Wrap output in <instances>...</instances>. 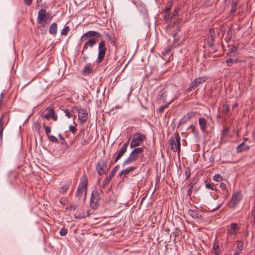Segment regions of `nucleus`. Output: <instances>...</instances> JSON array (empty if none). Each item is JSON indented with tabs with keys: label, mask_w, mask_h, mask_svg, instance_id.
<instances>
[{
	"label": "nucleus",
	"mask_w": 255,
	"mask_h": 255,
	"mask_svg": "<svg viewBox=\"0 0 255 255\" xmlns=\"http://www.w3.org/2000/svg\"><path fill=\"white\" fill-rule=\"evenodd\" d=\"M100 36V34L95 31H89L83 34L81 37L80 41L81 42L86 41V42L83 47L82 54L89 47L92 48L97 43V38Z\"/></svg>",
	"instance_id": "nucleus-1"
},
{
	"label": "nucleus",
	"mask_w": 255,
	"mask_h": 255,
	"mask_svg": "<svg viewBox=\"0 0 255 255\" xmlns=\"http://www.w3.org/2000/svg\"><path fill=\"white\" fill-rule=\"evenodd\" d=\"M81 180V183L78 187L75 196L78 198L79 200H81L82 198L85 200L88 186V180L85 175L82 177Z\"/></svg>",
	"instance_id": "nucleus-2"
},
{
	"label": "nucleus",
	"mask_w": 255,
	"mask_h": 255,
	"mask_svg": "<svg viewBox=\"0 0 255 255\" xmlns=\"http://www.w3.org/2000/svg\"><path fill=\"white\" fill-rule=\"evenodd\" d=\"M144 151V148L137 147L134 148L130 153L129 156L123 163V166L126 165L130 164L132 162L136 161L139 158V154Z\"/></svg>",
	"instance_id": "nucleus-3"
},
{
	"label": "nucleus",
	"mask_w": 255,
	"mask_h": 255,
	"mask_svg": "<svg viewBox=\"0 0 255 255\" xmlns=\"http://www.w3.org/2000/svg\"><path fill=\"white\" fill-rule=\"evenodd\" d=\"M131 140L130 147L131 148L140 145L146 139V136L141 132L134 133L129 138Z\"/></svg>",
	"instance_id": "nucleus-4"
},
{
	"label": "nucleus",
	"mask_w": 255,
	"mask_h": 255,
	"mask_svg": "<svg viewBox=\"0 0 255 255\" xmlns=\"http://www.w3.org/2000/svg\"><path fill=\"white\" fill-rule=\"evenodd\" d=\"M171 149L173 152L179 151L180 150V137L176 132L170 139Z\"/></svg>",
	"instance_id": "nucleus-5"
},
{
	"label": "nucleus",
	"mask_w": 255,
	"mask_h": 255,
	"mask_svg": "<svg viewBox=\"0 0 255 255\" xmlns=\"http://www.w3.org/2000/svg\"><path fill=\"white\" fill-rule=\"evenodd\" d=\"M107 48L105 41H101L99 44L98 55L96 61L98 63H101L105 58Z\"/></svg>",
	"instance_id": "nucleus-6"
},
{
	"label": "nucleus",
	"mask_w": 255,
	"mask_h": 255,
	"mask_svg": "<svg viewBox=\"0 0 255 255\" xmlns=\"http://www.w3.org/2000/svg\"><path fill=\"white\" fill-rule=\"evenodd\" d=\"M242 198V195L240 192L234 193L230 202L228 203V206L232 209H234L240 202Z\"/></svg>",
	"instance_id": "nucleus-7"
},
{
	"label": "nucleus",
	"mask_w": 255,
	"mask_h": 255,
	"mask_svg": "<svg viewBox=\"0 0 255 255\" xmlns=\"http://www.w3.org/2000/svg\"><path fill=\"white\" fill-rule=\"evenodd\" d=\"M208 79L207 76H202L199 77L197 78H196L194 81H193L189 88L187 89V91L190 92L194 89H195L197 87H198L200 84L205 82Z\"/></svg>",
	"instance_id": "nucleus-8"
},
{
	"label": "nucleus",
	"mask_w": 255,
	"mask_h": 255,
	"mask_svg": "<svg viewBox=\"0 0 255 255\" xmlns=\"http://www.w3.org/2000/svg\"><path fill=\"white\" fill-rule=\"evenodd\" d=\"M107 161L103 159H100L96 165V171L98 175H102L107 172L106 170Z\"/></svg>",
	"instance_id": "nucleus-9"
},
{
	"label": "nucleus",
	"mask_w": 255,
	"mask_h": 255,
	"mask_svg": "<svg viewBox=\"0 0 255 255\" xmlns=\"http://www.w3.org/2000/svg\"><path fill=\"white\" fill-rule=\"evenodd\" d=\"M100 199L99 194L97 191H93L90 199V206L93 209H97L99 206V200Z\"/></svg>",
	"instance_id": "nucleus-10"
},
{
	"label": "nucleus",
	"mask_w": 255,
	"mask_h": 255,
	"mask_svg": "<svg viewBox=\"0 0 255 255\" xmlns=\"http://www.w3.org/2000/svg\"><path fill=\"white\" fill-rule=\"evenodd\" d=\"M129 141L130 138H128V141L126 143H125L121 147L118 153L117 156L114 159V163L117 162L119 160H120L121 158V157L124 155V154L126 152Z\"/></svg>",
	"instance_id": "nucleus-11"
},
{
	"label": "nucleus",
	"mask_w": 255,
	"mask_h": 255,
	"mask_svg": "<svg viewBox=\"0 0 255 255\" xmlns=\"http://www.w3.org/2000/svg\"><path fill=\"white\" fill-rule=\"evenodd\" d=\"M78 114L79 124L80 125L85 124L86 122L88 117L87 111L85 109H79L78 110Z\"/></svg>",
	"instance_id": "nucleus-12"
},
{
	"label": "nucleus",
	"mask_w": 255,
	"mask_h": 255,
	"mask_svg": "<svg viewBox=\"0 0 255 255\" xmlns=\"http://www.w3.org/2000/svg\"><path fill=\"white\" fill-rule=\"evenodd\" d=\"M49 13L46 12L45 9H41L38 12L37 18V23L41 24L43 21H45L48 17Z\"/></svg>",
	"instance_id": "nucleus-13"
},
{
	"label": "nucleus",
	"mask_w": 255,
	"mask_h": 255,
	"mask_svg": "<svg viewBox=\"0 0 255 255\" xmlns=\"http://www.w3.org/2000/svg\"><path fill=\"white\" fill-rule=\"evenodd\" d=\"M216 33L214 29L211 28L209 30L207 37V43L210 46H213L215 43Z\"/></svg>",
	"instance_id": "nucleus-14"
},
{
	"label": "nucleus",
	"mask_w": 255,
	"mask_h": 255,
	"mask_svg": "<svg viewBox=\"0 0 255 255\" xmlns=\"http://www.w3.org/2000/svg\"><path fill=\"white\" fill-rule=\"evenodd\" d=\"M173 6V3L172 1L168 2L165 8V16L164 17L165 19H170V11Z\"/></svg>",
	"instance_id": "nucleus-15"
},
{
	"label": "nucleus",
	"mask_w": 255,
	"mask_h": 255,
	"mask_svg": "<svg viewBox=\"0 0 255 255\" xmlns=\"http://www.w3.org/2000/svg\"><path fill=\"white\" fill-rule=\"evenodd\" d=\"M199 124L201 131L205 133L206 132V128L208 125L207 120L203 117L200 118L199 119Z\"/></svg>",
	"instance_id": "nucleus-16"
},
{
	"label": "nucleus",
	"mask_w": 255,
	"mask_h": 255,
	"mask_svg": "<svg viewBox=\"0 0 255 255\" xmlns=\"http://www.w3.org/2000/svg\"><path fill=\"white\" fill-rule=\"evenodd\" d=\"M195 115V112H189L185 115L183 118L181 120L180 123L184 124L189 121Z\"/></svg>",
	"instance_id": "nucleus-17"
},
{
	"label": "nucleus",
	"mask_w": 255,
	"mask_h": 255,
	"mask_svg": "<svg viewBox=\"0 0 255 255\" xmlns=\"http://www.w3.org/2000/svg\"><path fill=\"white\" fill-rule=\"evenodd\" d=\"M135 169L136 167L133 166L127 167V168L121 171V172L119 173V176L120 177L124 176L125 177H126L129 173L134 170Z\"/></svg>",
	"instance_id": "nucleus-18"
},
{
	"label": "nucleus",
	"mask_w": 255,
	"mask_h": 255,
	"mask_svg": "<svg viewBox=\"0 0 255 255\" xmlns=\"http://www.w3.org/2000/svg\"><path fill=\"white\" fill-rule=\"evenodd\" d=\"M250 149V146L246 145L244 143H241L236 147V151L238 153L242 152L243 151H248Z\"/></svg>",
	"instance_id": "nucleus-19"
},
{
	"label": "nucleus",
	"mask_w": 255,
	"mask_h": 255,
	"mask_svg": "<svg viewBox=\"0 0 255 255\" xmlns=\"http://www.w3.org/2000/svg\"><path fill=\"white\" fill-rule=\"evenodd\" d=\"M226 2L231 3V9L230 11L231 14H234L237 10V5L239 2V0H226Z\"/></svg>",
	"instance_id": "nucleus-20"
},
{
	"label": "nucleus",
	"mask_w": 255,
	"mask_h": 255,
	"mask_svg": "<svg viewBox=\"0 0 255 255\" xmlns=\"http://www.w3.org/2000/svg\"><path fill=\"white\" fill-rule=\"evenodd\" d=\"M231 229L229 231V234L232 236H235L236 235L237 231H238L240 228L236 223H232L230 225Z\"/></svg>",
	"instance_id": "nucleus-21"
},
{
	"label": "nucleus",
	"mask_w": 255,
	"mask_h": 255,
	"mask_svg": "<svg viewBox=\"0 0 255 255\" xmlns=\"http://www.w3.org/2000/svg\"><path fill=\"white\" fill-rule=\"evenodd\" d=\"M167 91L166 88H162L159 92L158 95L159 99L162 100L163 102H165L167 98Z\"/></svg>",
	"instance_id": "nucleus-22"
},
{
	"label": "nucleus",
	"mask_w": 255,
	"mask_h": 255,
	"mask_svg": "<svg viewBox=\"0 0 255 255\" xmlns=\"http://www.w3.org/2000/svg\"><path fill=\"white\" fill-rule=\"evenodd\" d=\"M188 214L194 219H198L199 217V212L196 210L189 209L188 211Z\"/></svg>",
	"instance_id": "nucleus-23"
},
{
	"label": "nucleus",
	"mask_w": 255,
	"mask_h": 255,
	"mask_svg": "<svg viewBox=\"0 0 255 255\" xmlns=\"http://www.w3.org/2000/svg\"><path fill=\"white\" fill-rule=\"evenodd\" d=\"M54 115V110L52 108L49 109L46 113H43L42 117L47 120H49Z\"/></svg>",
	"instance_id": "nucleus-24"
},
{
	"label": "nucleus",
	"mask_w": 255,
	"mask_h": 255,
	"mask_svg": "<svg viewBox=\"0 0 255 255\" xmlns=\"http://www.w3.org/2000/svg\"><path fill=\"white\" fill-rule=\"evenodd\" d=\"M92 71V66L90 64H86L83 69L82 71V74L83 75H87L90 73H91Z\"/></svg>",
	"instance_id": "nucleus-25"
},
{
	"label": "nucleus",
	"mask_w": 255,
	"mask_h": 255,
	"mask_svg": "<svg viewBox=\"0 0 255 255\" xmlns=\"http://www.w3.org/2000/svg\"><path fill=\"white\" fill-rule=\"evenodd\" d=\"M57 25L55 22L51 24L49 27V33L52 35H55L57 33Z\"/></svg>",
	"instance_id": "nucleus-26"
},
{
	"label": "nucleus",
	"mask_w": 255,
	"mask_h": 255,
	"mask_svg": "<svg viewBox=\"0 0 255 255\" xmlns=\"http://www.w3.org/2000/svg\"><path fill=\"white\" fill-rule=\"evenodd\" d=\"M188 128L189 129L191 130V132L194 134V137H195V138H196L197 139L199 140V138H200V136H199V132L196 129L195 127L193 125H190L189 127Z\"/></svg>",
	"instance_id": "nucleus-27"
},
{
	"label": "nucleus",
	"mask_w": 255,
	"mask_h": 255,
	"mask_svg": "<svg viewBox=\"0 0 255 255\" xmlns=\"http://www.w3.org/2000/svg\"><path fill=\"white\" fill-rule=\"evenodd\" d=\"M212 251L214 255H220V250L219 249V246L218 244L214 243L212 248Z\"/></svg>",
	"instance_id": "nucleus-28"
},
{
	"label": "nucleus",
	"mask_w": 255,
	"mask_h": 255,
	"mask_svg": "<svg viewBox=\"0 0 255 255\" xmlns=\"http://www.w3.org/2000/svg\"><path fill=\"white\" fill-rule=\"evenodd\" d=\"M69 188V184H64L63 185H62L61 187V188L59 190V192L62 194H65L68 191Z\"/></svg>",
	"instance_id": "nucleus-29"
},
{
	"label": "nucleus",
	"mask_w": 255,
	"mask_h": 255,
	"mask_svg": "<svg viewBox=\"0 0 255 255\" xmlns=\"http://www.w3.org/2000/svg\"><path fill=\"white\" fill-rule=\"evenodd\" d=\"M220 187L224 192V194H226L225 197H226V198H227L228 192L227 190L226 184L224 183H221L220 185Z\"/></svg>",
	"instance_id": "nucleus-30"
},
{
	"label": "nucleus",
	"mask_w": 255,
	"mask_h": 255,
	"mask_svg": "<svg viewBox=\"0 0 255 255\" xmlns=\"http://www.w3.org/2000/svg\"><path fill=\"white\" fill-rule=\"evenodd\" d=\"M120 168V166L119 165H116L114 168V169L112 170L110 175V176L109 177L110 178H112L114 176H115V174L116 173V172L118 170V169H119Z\"/></svg>",
	"instance_id": "nucleus-31"
},
{
	"label": "nucleus",
	"mask_w": 255,
	"mask_h": 255,
	"mask_svg": "<svg viewBox=\"0 0 255 255\" xmlns=\"http://www.w3.org/2000/svg\"><path fill=\"white\" fill-rule=\"evenodd\" d=\"M229 128L225 127L224 128L223 130L222 131V136L224 137H228L229 136Z\"/></svg>",
	"instance_id": "nucleus-32"
},
{
	"label": "nucleus",
	"mask_w": 255,
	"mask_h": 255,
	"mask_svg": "<svg viewBox=\"0 0 255 255\" xmlns=\"http://www.w3.org/2000/svg\"><path fill=\"white\" fill-rule=\"evenodd\" d=\"M82 138L81 140L80 143L81 144V145L82 146L86 145L89 143V142L85 138V134H84V132L82 134Z\"/></svg>",
	"instance_id": "nucleus-33"
},
{
	"label": "nucleus",
	"mask_w": 255,
	"mask_h": 255,
	"mask_svg": "<svg viewBox=\"0 0 255 255\" xmlns=\"http://www.w3.org/2000/svg\"><path fill=\"white\" fill-rule=\"evenodd\" d=\"M70 28L68 26H65L64 28L61 30V34L62 35H66L69 31Z\"/></svg>",
	"instance_id": "nucleus-34"
},
{
	"label": "nucleus",
	"mask_w": 255,
	"mask_h": 255,
	"mask_svg": "<svg viewBox=\"0 0 255 255\" xmlns=\"http://www.w3.org/2000/svg\"><path fill=\"white\" fill-rule=\"evenodd\" d=\"M251 223L253 224H255V211H251V214L250 215Z\"/></svg>",
	"instance_id": "nucleus-35"
},
{
	"label": "nucleus",
	"mask_w": 255,
	"mask_h": 255,
	"mask_svg": "<svg viewBox=\"0 0 255 255\" xmlns=\"http://www.w3.org/2000/svg\"><path fill=\"white\" fill-rule=\"evenodd\" d=\"M112 179L110 177L106 178L103 181V187L105 188L109 184L110 181Z\"/></svg>",
	"instance_id": "nucleus-36"
},
{
	"label": "nucleus",
	"mask_w": 255,
	"mask_h": 255,
	"mask_svg": "<svg viewBox=\"0 0 255 255\" xmlns=\"http://www.w3.org/2000/svg\"><path fill=\"white\" fill-rule=\"evenodd\" d=\"M222 179H223L222 176L221 175L218 174H216L213 177V180L216 181H217V182L221 181L222 180Z\"/></svg>",
	"instance_id": "nucleus-37"
},
{
	"label": "nucleus",
	"mask_w": 255,
	"mask_h": 255,
	"mask_svg": "<svg viewBox=\"0 0 255 255\" xmlns=\"http://www.w3.org/2000/svg\"><path fill=\"white\" fill-rule=\"evenodd\" d=\"M47 136L48 137L49 140H50L52 142H58V140L55 136L49 135Z\"/></svg>",
	"instance_id": "nucleus-38"
},
{
	"label": "nucleus",
	"mask_w": 255,
	"mask_h": 255,
	"mask_svg": "<svg viewBox=\"0 0 255 255\" xmlns=\"http://www.w3.org/2000/svg\"><path fill=\"white\" fill-rule=\"evenodd\" d=\"M178 13V8H176L173 11L172 15L170 16V19H173L176 16Z\"/></svg>",
	"instance_id": "nucleus-39"
},
{
	"label": "nucleus",
	"mask_w": 255,
	"mask_h": 255,
	"mask_svg": "<svg viewBox=\"0 0 255 255\" xmlns=\"http://www.w3.org/2000/svg\"><path fill=\"white\" fill-rule=\"evenodd\" d=\"M43 127L45 128V131L47 136H48L49 135V133L51 132V128L49 126H45L44 124H43Z\"/></svg>",
	"instance_id": "nucleus-40"
},
{
	"label": "nucleus",
	"mask_w": 255,
	"mask_h": 255,
	"mask_svg": "<svg viewBox=\"0 0 255 255\" xmlns=\"http://www.w3.org/2000/svg\"><path fill=\"white\" fill-rule=\"evenodd\" d=\"M68 232V230L66 228H63L61 229L60 231V235L62 236H64L66 235Z\"/></svg>",
	"instance_id": "nucleus-41"
},
{
	"label": "nucleus",
	"mask_w": 255,
	"mask_h": 255,
	"mask_svg": "<svg viewBox=\"0 0 255 255\" xmlns=\"http://www.w3.org/2000/svg\"><path fill=\"white\" fill-rule=\"evenodd\" d=\"M223 114L224 115H227L228 114L229 112V106L227 105H223Z\"/></svg>",
	"instance_id": "nucleus-42"
},
{
	"label": "nucleus",
	"mask_w": 255,
	"mask_h": 255,
	"mask_svg": "<svg viewBox=\"0 0 255 255\" xmlns=\"http://www.w3.org/2000/svg\"><path fill=\"white\" fill-rule=\"evenodd\" d=\"M170 103V102L168 104H166V105H164L163 106H161L158 110V112L159 113H161L167 107H168V105Z\"/></svg>",
	"instance_id": "nucleus-43"
},
{
	"label": "nucleus",
	"mask_w": 255,
	"mask_h": 255,
	"mask_svg": "<svg viewBox=\"0 0 255 255\" xmlns=\"http://www.w3.org/2000/svg\"><path fill=\"white\" fill-rule=\"evenodd\" d=\"M185 174L186 177V179H188L191 176V171L189 168L186 169L185 171Z\"/></svg>",
	"instance_id": "nucleus-44"
},
{
	"label": "nucleus",
	"mask_w": 255,
	"mask_h": 255,
	"mask_svg": "<svg viewBox=\"0 0 255 255\" xmlns=\"http://www.w3.org/2000/svg\"><path fill=\"white\" fill-rule=\"evenodd\" d=\"M244 244L242 242H239L238 244L237 245V248L240 250L242 251L244 249Z\"/></svg>",
	"instance_id": "nucleus-45"
},
{
	"label": "nucleus",
	"mask_w": 255,
	"mask_h": 255,
	"mask_svg": "<svg viewBox=\"0 0 255 255\" xmlns=\"http://www.w3.org/2000/svg\"><path fill=\"white\" fill-rule=\"evenodd\" d=\"M59 203L63 206H65L67 203V199L66 198H61L60 199Z\"/></svg>",
	"instance_id": "nucleus-46"
},
{
	"label": "nucleus",
	"mask_w": 255,
	"mask_h": 255,
	"mask_svg": "<svg viewBox=\"0 0 255 255\" xmlns=\"http://www.w3.org/2000/svg\"><path fill=\"white\" fill-rule=\"evenodd\" d=\"M233 59L232 58H228L226 60V64L228 66H231L233 64Z\"/></svg>",
	"instance_id": "nucleus-47"
},
{
	"label": "nucleus",
	"mask_w": 255,
	"mask_h": 255,
	"mask_svg": "<svg viewBox=\"0 0 255 255\" xmlns=\"http://www.w3.org/2000/svg\"><path fill=\"white\" fill-rule=\"evenodd\" d=\"M205 187L207 189H211L212 190H214V186L212 184L207 183L205 184Z\"/></svg>",
	"instance_id": "nucleus-48"
},
{
	"label": "nucleus",
	"mask_w": 255,
	"mask_h": 255,
	"mask_svg": "<svg viewBox=\"0 0 255 255\" xmlns=\"http://www.w3.org/2000/svg\"><path fill=\"white\" fill-rule=\"evenodd\" d=\"M69 129L74 134H75L77 131L76 128L73 126H70L69 127Z\"/></svg>",
	"instance_id": "nucleus-49"
},
{
	"label": "nucleus",
	"mask_w": 255,
	"mask_h": 255,
	"mask_svg": "<svg viewBox=\"0 0 255 255\" xmlns=\"http://www.w3.org/2000/svg\"><path fill=\"white\" fill-rule=\"evenodd\" d=\"M23 2L25 5L27 6H29L31 4L32 2V0H23Z\"/></svg>",
	"instance_id": "nucleus-50"
},
{
	"label": "nucleus",
	"mask_w": 255,
	"mask_h": 255,
	"mask_svg": "<svg viewBox=\"0 0 255 255\" xmlns=\"http://www.w3.org/2000/svg\"><path fill=\"white\" fill-rule=\"evenodd\" d=\"M65 113L66 116L67 117V118H71L72 114L69 111L65 110Z\"/></svg>",
	"instance_id": "nucleus-51"
},
{
	"label": "nucleus",
	"mask_w": 255,
	"mask_h": 255,
	"mask_svg": "<svg viewBox=\"0 0 255 255\" xmlns=\"http://www.w3.org/2000/svg\"><path fill=\"white\" fill-rule=\"evenodd\" d=\"M3 117V115H2L1 117L0 118V129H1V128L3 129V123H2Z\"/></svg>",
	"instance_id": "nucleus-52"
},
{
	"label": "nucleus",
	"mask_w": 255,
	"mask_h": 255,
	"mask_svg": "<svg viewBox=\"0 0 255 255\" xmlns=\"http://www.w3.org/2000/svg\"><path fill=\"white\" fill-rule=\"evenodd\" d=\"M222 205V203L218 205L215 208H214V209H212L211 211L213 212V211H215L218 210V209H219L221 207Z\"/></svg>",
	"instance_id": "nucleus-53"
},
{
	"label": "nucleus",
	"mask_w": 255,
	"mask_h": 255,
	"mask_svg": "<svg viewBox=\"0 0 255 255\" xmlns=\"http://www.w3.org/2000/svg\"><path fill=\"white\" fill-rule=\"evenodd\" d=\"M52 118L54 121H57V116L55 114V113L54 112L53 116H51V118Z\"/></svg>",
	"instance_id": "nucleus-54"
},
{
	"label": "nucleus",
	"mask_w": 255,
	"mask_h": 255,
	"mask_svg": "<svg viewBox=\"0 0 255 255\" xmlns=\"http://www.w3.org/2000/svg\"><path fill=\"white\" fill-rule=\"evenodd\" d=\"M242 251H235L234 255H239Z\"/></svg>",
	"instance_id": "nucleus-55"
},
{
	"label": "nucleus",
	"mask_w": 255,
	"mask_h": 255,
	"mask_svg": "<svg viewBox=\"0 0 255 255\" xmlns=\"http://www.w3.org/2000/svg\"><path fill=\"white\" fill-rule=\"evenodd\" d=\"M58 136L59 137V138L62 140H64V138L63 137V136H62V134L61 133L59 134H58Z\"/></svg>",
	"instance_id": "nucleus-56"
},
{
	"label": "nucleus",
	"mask_w": 255,
	"mask_h": 255,
	"mask_svg": "<svg viewBox=\"0 0 255 255\" xmlns=\"http://www.w3.org/2000/svg\"><path fill=\"white\" fill-rule=\"evenodd\" d=\"M252 211H255V199L254 200V206L252 207Z\"/></svg>",
	"instance_id": "nucleus-57"
},
{
	"label": "nucleus",
	"mask_w": 255,
	"mask_h": 255,
	"mask_svg": "<svg viewBox=\"0 0 255 255\" xmlns=\"http://www.w3.org/2000/svg\"><path fill=\"white\" fill-rule=\"evenodd\" d=\"M248 140V138H245L244 139V141L242 142V143H244L245 144H246V142Z\"/></svg>",
	"instance_id": "nucleus-58"
},
{
	"label": "nucleus",
	"mask_w": 255,
	"mask_h": 255,
	"mask_svg": "<svg viewBox=\"0 0 255 255\" xmlns=\"http://www.w3.org/2000/svg\"><path fill=\"white\" fill-rule=\"evenodd\" d=\"M42 1V0H36V2L37 3H40V2H41Z\"/></svg>",
	"instance_id": "nucleus-59"
},
{
	"label": "nucleus",
	"mask_w": 255,
	"mask_h": 255,
	"mask_svg": "<svg viewBox=\"0 0 255 255\" xmlns=\"http://www.w3.org/2000/svg\"><path fill=\"white\" fill-rule=\"evenodd\" d=\"M237 104H234V105H233V107H236V106H237Z\"/></svg>",
	"instance_id": "nucleus-60"
}]
</instances>
